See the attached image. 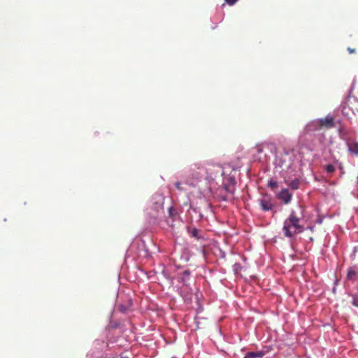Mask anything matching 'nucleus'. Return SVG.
I'll use <instances>...</instances> for the list:
<instances>
[{"label":"nucleus","mask_w":358,"mask_h":358,"mask_svg":"<svg viewBox=\"0 0 358 358\" xmlns=\"http://www.w3.org/2000/svg\"><path fill=\"white\" fill-rule=\"evenodd\" d=\"M300 212L298 213L295 210L290 212L288 217L284 221L282 232L285 237L292 238L295 235L301 234L304 230V227L301 224L304 217L303 208L299 206Z\"/></svg>","instance_id":"f257e3e1"},{"label":"nucleus","mask_w":358,"mask_h":358,"mask_svg":"<svg viewBox=\"0 0 358 358\" xmlns=\"http://www.w3.org/2000/svg\"><path fill=\"white\" fill-rule=\"evenodd\" d=\"M334 117L331 115H327L324 118H320L313 120L310 126L315 130H320L323 129H330L334 127Z\"/></svg>","instance_id":"f03ea898"},{"label":"nucleus","mask_w":358,"mask_h":358,"mask_svg":"<svg viewBox=\"0 0 358 358\" xmlns=\"http://www.w3.org/2000/svg\"><path fill=\"white\" fill-rule=\"evenodd\" d=\"M164 201V197L162 194H156L152 196V203L154 210L156 211V213H158L159 211L163 209Z\"/></svg>","instance_id":"7ed1b4c3"},{"label":"nucleus","mask_w":358,"mask_h":358,"mask_svg":"<svg viewBox=\"0 0 358 358\" xmlns=\"http://www.w3.org/2000/svg\"><path fill=\"white\" fill-rule=\"evenodd\" d=\"M278 198L282 200L285 204L289 203L292 198V194L287 189H283L278 194Z\"/></svg>","instance_id":"20e7f679"},{"label":"nucleus","mask_w":358,"mask_h":358,"mask_svg":"<svg viewBox=\"0 0 358 358\" xmlns=\"http://www.w3.org/2000/svg\"><path fill=\"white\" fill-rule=\"evenodd\" d=\"M346 145L350 154L357 156L358 155V142L353 140H348L346 142Z\"/></svg>","instance_id":"39448f33"},{"label":"nucleus","mask_w":358,"mask_h":358,"mask_svg":"<svg viewBox=\"0 0 358 358\" xmlns=\"http://www.w3.org/2000/svg\"><path fill=\"white\" fill-rule=\"evenodd\" d=\"M259 201L262 209L264 211L271 210L273 207L272 201L270 199L262 198Z\"/></svg>","instance_id":"423d86ee"},{"label":"nucleus","mask_w":358,"mask_h":358,"mask_svg":"<svg viewBox=\"0 0 358 358\" xmlns=\"http://www.w3.org/2000/svg\"><path fill=\"white\" fill-rule=\"evenodd\" d=\"M196 169H199V167H197L196 164H194L193 167H191L189 176H191L193 179L199 180L201 177V175L199 172L196 171Z\"/></svg>","instance_id":"0eeeda50"},{"label":"nucleus","mask_w":358,"mask_h":358,"mask_svg":"<svg viewBox=\"0 0 358 358\" xmlns=\"http://www.w3.org/2000/svg\"><path fill=\"white\" fill-rule=\"evenodd\" d=\"M300 180L296 178L288 183V185L293 189H297L299 187Z\"/></svg>","instance_id":"6e6552de"},{"label":"nucleus","mask_w":358,"mask_h":358,"mask_svg":"<svg viewBox=\"0 0 358 358\" xmlns=\"http://www.w3.org/2000/svg\"><path fill=\"white\" fill-rule=\"evenodd\" d=\"M357 275V273L353 269H350L348 272L347 278L350 280H355L356 277Z\"/></svg>","instance_id":"1a4fd4ad"},{"label":"nucleus","mask_w":358,"mask_h":358,"mask_svg":"<svg viewBox=\"0 0 358 358\" xmlns=\"http://www.w3.org/2000/svg\"><path fill=\"white\" fill-rule=\"evenodd\" d=\"M249 358H257V357H262L264 355V352H250L247 353Z\"/></svg>","instance_id":"9d476101"},{"label":"nucleus","mask_w":358,"mask_h":358,"mask_svg":"<svg viewBox=\"0 0 358 358\" xmlns=\"http://www.w3.org/2000/svg\"><path fill=\"white\" fill-rule=\"evenodd\" d=\"M324 169L329 173H333L336 170L334 166L332 164H327L324 167Z\"/></svg>","instance_id":"9b49d317"},{"label":"nucleus","mask_w":358,"mask_h":358,"mask_svg":"<svg viewBox=\"0 0 358 358\" xmlns=\"http://www.w3.org/2000/svg\"><path fill=\"white\" fill-rule=\"evenodd\" d=\"M268 186L272 189H275L278 187V184L275 180H270L268 182Z\"/></svg>","instance_id":"f8f14e48"},{"label":"nucleus","mask_w":358,"mask_h":358,"mask_svg":"<svg viewBox=\"0 0 358 358\" xmlns=\"http://www.w3.org/2000/svg\"><path fill=\"white\" fill-rule=\"evenodd\" d=\"M189 275H190L189 271H188V270L184 271L182 273V281L185 282L188 280Z\"/></svg>","instance_id":"ddd939ff"},{"label":"nucleus","mask_w":358,"mask_h":358,"mask_svg":"<svg viewBox=\"0 0 358 358\" xmlns=\"http://www.w3.org/2000/svg\"><path fill=\"white\" fill-rule=\"evenodd\" d=\"M224 189L228 193L233 194L234 192V185H224Z\"/></svg>","instance_id":"4468645a"},{"label":"nucleus","mask_w":358,"mask_h":358,"mask_svg":"<svg viewBox=\"0 0 358 358\" xmlns=\"http://www.w3.org/2000/svg\"><path fill=\"white\" fill-rule=\"evenodd\" d=\"M187 288L185 287L184 289L182 290V296L184 298V299L186 301H190L192 300V294H187V295H185L183 294V292H185V289H186Z\"/></svg>","instance_id":"2eb2a0df"},{"label":"nucleus","mask_w":358,"mask_h":358,"mask_svg":"<svg viewBox=\"0 0 358 358\" xmlns=\"http://www.w3.org/2000/svg\"><path fill=\"white\" fill-rule=\"evenodd\" d=\"M169 216L174 217L177 214L176 210L173 207H170L169 208Z\"/></svg>","instance_id":"dca6fc26"},{"label":"nucleus","mask_w":358,"mask_h":358,"mask_svg":"<svg viewBox=\"0 0 358 358\" xmlns=\"http://www.w3.org/2000/svg\"><path fill=\"white\" fill-rule=\"evenodd\" d=\"M190 233L192 236L199 238V230L197 229L194 228Z\"/></svg>","instance_id":"f3484780"},{"label":"nucleus","mask_w":358,"mask_h":358,"mask_svg":"<svg viewBox=\"0 0 358 358\" xmlns=\"http://www.w3.org/2000/svg\"><path fill=\"white\" fill-rule=\"evenodd\" d=\"M175 186H176V187L178 190H180V191H183V190H184V189H183V187H182L181 183H180V182H176L175 183Z\"/></svg>","instance_id":"a211bd4d"},{"label":"nucleus","mask_w":358,"mask_h":358,"mask_svg":"<svg viewBox=\"0 0 358 358\" xmlns=\"http://www.w3.org/2000/svg\"><path fill=\"white\" fill-rule=\"evenodd\" d=\"M225 3H227L229 6L234 5L238 0H224Z\"/></svg>","instance_id":"6ab92c4d"},{"label":"nucleus","mask_w":358,"mask_h":358,"mask_svg":"<svg viewBox=\"0 0 358 358\" xmlns=\"http://www.w3.org/2000/svg\"><path fill=\"white\" fill-rule=\"evenodd\" d=\"M352 304L356 306V307H358V298L357 297H354L353 298V300H352Z\"/></svg>","instance_id":"aec40b11"},{"label":"nucleus","mask_w":358,"mask_h":358,"mask_svg":"<svg viewBox=\"0 0 358 358\" xmlns=\"http://www.w3.org/2000/svg\"><path fill=\"white\" fill-rule=\"evenodd\" d=\"M348 51L349 52V53L350 54H352V53H355L356 52V50L355 48H348Z\"/></svg>","instance_id":"412c9836"},{"label":"nucleus","mask_w":358,"mask_h":358,"mask_svg":"<svg viewBox=\"0 0 358 358\" xmlns=\"http://www.w3.org/2000/svg\"><path fill=\"white\" fill-rule=\"evenodd\" d=\"M257 152H258L259 153H261V152H263V149H262V146H261V145H259V146L257 147Z\"/></svg>","instance_id":"4be33fe9"},{"label":"nucleus","mask_w":358,"mask_h":358,"mask_svg":"<svg viewBox=\"0 0 358 358\" xmlns=\"http://www.w3.org/2000/svg\"><path fill=\"white\" fill-rule=\"evenodd\" d=\"M339 169L341 171V173H344V171H343V166H342L341 164L339 166Z\"/></svg>","instance_id":"5701e85b"},{"label":"nucleus","mask_w":358,"mask_h":358,"mask_svg":"<svg viewBox=\"0 0 358 358\" xmlns=\"http://www.w3.org/2000/svg\"><path fill=\"white\" fill-rule=\"evenodd\" d=\"M120 310H121L122 312H126V309H125V308H124L122 306H120Z\"/></svg>","instance_id":"b1692460"},{"label":"nucleus","mask_w":358,"mask_h":358,"mask_svg":"<svg viewBox=\"0 0 358 358\" xmlns=\"http://www.w3.org/2000/svg\"><path fill=\"white\" fill-rule=\"evenodd\" d=\"M265 145H266V146H268H268H271V145H273V144H272V143H266Z\"/></svg>","instance_id":"393cba45"},{"label":"nucleus","mask_w":358,"mask_h":358,"mask_svg":"<svg viewBox=\"0 0 358 358\" xmlns=\"http://www.w3.org/2000/svg\"><path fill=\"white\" fill-rule=\"evenodd\" d=\"M244 358H249L247 354H246V355L244 357Z\"/></svg>","instance_id":"a878e982"},{"label":"nucleus","mask_w":358,"mask_h":358,"mask_svg":"<svg viewBox=\"0 0 358 358\" xmlns=\"http://www.w3.org/2000/svg\"><path fill=\"white\" fill-rule=\"evenodd\" d=\"M189 185H193V182H188Z\"/></svg>","instance_id":"bb28decb"}]
</instances>
